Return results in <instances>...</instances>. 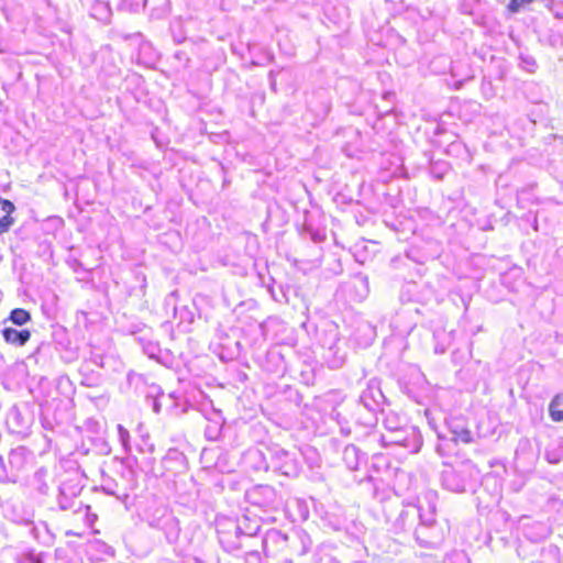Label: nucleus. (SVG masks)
Wrapping results in <instances>:
<instances>
[{"label": "nucleus", "instance_id": "1", "mask_svg": "<svg viewBox=\"0 0 563 563\" xmlns=\"http://www.w3.org/2000/svg\"><path fill=\"white\" fill-rule=\"evenodd\" d=\"M27 450L24 446L12 449L4 460L0 455V483H15L19 473L24 468L27 461Z\"/></svg>", "mask_w": 563, "mask_h": 563}, {"label": "nucleus", "instance_id": "2", "mask_svg": "<svg viewBox=\"0 0 563 563\" xmlns=\"http://www.w3.org/2000/svg\"><path fill=\"white\" fill-rule=\"evenodd\" d=\"M34 416L30 406L25 402L12 406L5 418V422L11 432L25 434L33 424Z\"/></svg>", "mask_w": 563, "mask_h": 563}, {"label": "nucleus", "instance_id": "3", "mask_svg": "<svg viewBox=\"0 0 563 563\" xmlns=\"http://www.w3.org/2000/svg\"><path fill=\"white\" fill-rule=\"evenodd\" d=\"M14 210L15 207L11 201L0 198V233L7 232L13 224L11 214Z\"/></svg>", "mask_w": 563, "mask_h": 563}, {"label": "nucleus", "instance_id": "4", "mask_svg": "<svg viewBox=\"0 0 563 563\" xmlns=\"http://www.w3.org/2000/svg\"><path fill=\"white\" fill-rule=\"evenodd\" d=\"M2 336L5 342L22 346L30 340L31 333L27 330H16L7 327L2 330Z\"/></svg>", "mask_w": 563, "mask_h": 563}, {"label": "nucleus", "instance_id": "5", "mask_svg": "<svg viewBox=\"0 0 563 563\" xmlns=\"http://www.w3.org/2000/svg\"><path fill=\"white\" fill-rule=\"evenodd\" d=\"M561 396L556 395L553 397L549 405V413L553 421L561 422L563 421V410L560 409Z\"/></svg>", "mask_w": 563, "mask_h": 563}, {"label": "nucleus", "instance_id": "6", "mask_svg": "<svg viewBox=\"0 0 563 563\" xmlns=\"http://www.w3.org/2000/svg\"><path fill=\"white\" fill-rule=\"evenodd\" d=\"M452 440L455 443L468 444L473 442V435L466 428L455 429L452 432Z\"/></svg>", "mask_w": 563, "mask_h": 563}, {"label": "nucleus", "instance_id": "7", "mask_svg": "<svg viewBox=\"0 0 563 563\" xmlns=\"http://www.w3.org/2000/svg\"><path fill=\"white\" fill-rule=\"evenodd\" d=\"M30 313L24 309H13L10 313V320L16 325H23L30 320Z\"/></svg>", "mask_w": 563, "mask_h": 563}, {"label": "nucleus", "instance_id": "8", "mask_svg": "<svg viewBox=\"0 0 563 563\" xmlns=\"http://www.w3.org/2000/svg\"><path fill=\"white\" fill-rule=\"evenodd\" d=\"M70 490V486L63 483L58 488V504L60 509L67 510L70 507V498L68 497V492Z\"/></svg>", "mask_w": 563, "mask_h": 563}, {"label": "nucleus", "instance_id": "9", "mask_svg": "<svg viewBox=\"0 0 563 563\" xmlns=\"http://www.w3.org/2000/svg\"><path fill=\"white\" fill-rule=\"evenodd\" d=\"M534 1L536 0H510L507 5V9L510 13H516L520 9H522L525 5H528Z\"/></svg>", "mask_w": 563, "mask_h": 563}, {"label": "nucleus", "instance_id": "10", "mask_svg": "<svg viewBox=\"0 0 563 563\" xmlns=\"http://www.w3.org/2000/svg\"><path fill=\"white\" fill-rule=\"evenodd\" d=\"M43 476H44L43 472L38 471V472L35 473L34 479L36 482H38V487H37L38 492L42 493V494H46L48 487H47L46 484L42 483Z\"/></svg>", "mask_w": 563, "mask_h": 563}]
</instances>
